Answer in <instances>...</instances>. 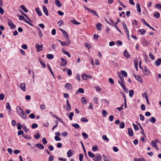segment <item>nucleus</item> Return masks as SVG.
Returning <instances> with one entry per match:
<instances>
[{
    "label": "nucleus",
    "mask_w": 161,
    "mask_h": 161,
    "mask_svg": "<svg viewBox=\"0 0 161 161\" xmlns=\"http://www.w3.org/2000/svg\"><path fill=\"white\" fill-rule=\"evenodd\" d=\"M80 121L83 122H88V120L85 117H82L81 118Z\"/></svg>",
    "instance_id": "obj_48"
},
{
    "label": "nucleus",
    "mask_w": 161,
    "mask_h": 161,
    "mask_svg": "<svg viewBox=\"0 0 161 161\" xmlns=\"http://www.w3.org/2000/svg\"><path fill=\"white\" fill-rule=\"evenodd\" d=\"M65 87L68 90L72 88V86L70 84L67 83L65 85Z\"/></svg>",
    "instance_id": "obj_18"
},
{
    "label": "nucleus",
    "mask_w": 161,
    "mask_h": 161,
    "mask_svg": "<svg viewBox=\"0 0 161 161\" xmlns=\"http://www.w3.org/2000/svg\"><path fill=\"white\" fill-rule=\"evenodd\" d=\"M102 114L103 116L105 117L107 114V113L105 110H102Z\"/></svg>",
    "instance_id": "obj_49"
},
{
    "label": "nucleus",
    "mask_w": 161,
    "mask_h": 161,
    "mask_svg": "<svg viewBox=\"0 0 161 161\" xmlns=\"http://www.w3.org/2000/svg\"><path fill=\"white\" fill-rule=\"evenodd\" d=\"M35 47L37 48V51L39 52L42 50L43 45H40L39 44H36Z\"/></svg>",
    "instance_id": "obj_10"
},
{
    "label": "nucleus",
    "mask_w": 161,
    "mask_h": 161,
    "mask_svg": "<svg viewBox=\"0 0 161 161\" xmlns=\"http://www.w3.org/2000/svg\"><path fill=\"white\" fill-rule=\"evenodd\" d=\"M22 136L25 138L27 139H30L31 138V137H29L27 135H25V134H23V135Z\"/></svg>",
    "instance_id": "obj_62"
},
{
    "label": "nucleus",
    "mask_w": 161,
    "mask_h": 161,
    "mask_svg": "<svg viewBox=\"0 0 161 161\" xmlns=\"http://www.w3.org/2000/svg\"><path fill=\"white\" fill-rule=\"evenodd\" d=\"M155 8L159 10H161V5L159 3H157L155 5Z\"/></svg>",
    "instance_id": "obj_43"
},
{
    "label": "nucleus",
    "mask_w": 161,
    "mask_h": 161,
    "mask_svg": "<svg viewBox=\"0 0 161 161\" xmlns=\"http://www.w3.org/2000/svg\"><path fill=\"white\" fill-rule=\"evenodd\" d=\"M158 142V140H155L154 141H152L151 142V145L154 147L157 146V143Z\"/></svg>",
    "instance_id": "obj_9"
},
{
    "label": "nucleus",
    "mask_w": 161,
    "mask_h": 161,
    "mask_svg": "<svg viewBox=\"0 0 161 161\" xmlns=\"http://www.w3.org/2000/svg\"><path fill=\"white\" fill-rule=\"evenodd\" d=\"M6 107L7 109H11V107H10L9 103L8 102L6 103Z\"/></svg>",
    "instance_id": "obj_58"
},
{
    "label": "nucleus",
    "mask_w": 161,
    "mask_h": 161,
    "mask_svg": "<svg viewBox=\"0 0 161 161\" xmlns=\"http://www.w3.org/2000/svg\"><path fill=\"white\" fill-rule=\"evenodd\" d=\"M55 3L56 5L59 7H62V4L60 3L59 0H55Z\"/></svg>",
    "instance_id": "obj_23"
},
{
    "label": "nucleus",
    "mask_w": 161,
    "mask_h": 161,
    "mask_svg": "<svg viewBox=\"0 0 161 161\" xmlns=\"http://www.w3.org/2000/svg\"><path fill=\"white\" fill-rule=\"evenodd\" d=\"M60 60L61 61L60 63V65L62 67L65 66L67 64V61L63 58H61Z\"/></svg>",
    "instance_id": "obj_3"
},
{
    "label": "nucleus",
    "mask_w": 161,
    "mask_h": 161,
    "mask_svg": "<svg viewBox=\"0 0 161 161\" xmlns=\"http://www.w3.org/2000/svg\"><path fill=\"white\" fill-rule=\"evenodd\" d=\"M72 125L76 129L79 128L80 127L79 125L77 123L73 124Z\"/></svg>",
    "instance_id": "obj_28"
},
{
    "label": "nucleus",
    "mask_w": 161,
    "mask_h": 161,
    "mask_svg": "<svg viewBox=\"0 0 161 161\" xmlns=\"http://www.w3.org/2000/svg\"><path fill=\"white\" fill-rule=\"evenodd\" d=\"M93 159L94 161H100L102 159V157L100 154H96Z\"/></svg>",
    "instance_id": "obj_2"
},
{
    "label": "nucleus",
    "mask_w": 161,
    "mask_h": 161,
    "mask_svg": "<svg viewBox=\"0 0 161 161\" xmlns=\"http://www.w3.org/2000/svg\"><path fill=\"white\" fill-rule=\"evenodd\" d=\"M22 126L23 129L24 130L25 132H27L29 131V130L27 129V127H26L25 125L23 124L22 125Z\"/></svg>",
    "instance_id": "obj_35"
},
{
    "label": "nucleus",
    "mask_w": 161,
    "mask_h": 161,
    "mask_svg": "<svg viewBox=\"0 0 161 161\" xmlns=\"http://www.w3.org/2000/svg\"><path fill=\"white\" fill-rule=\"evenodd\" d=\"M78 92L83 93L84 92V90L83 88H80L76 92L75 94H77Z\"/></svg>",
    "instance_id": "obj_32"
},
{
    "label": "nucleus",
    "mask_w": 161,
    "mask_h": 161,
    "mask_svg": "<svg viewBox=\"0 0 161 161\" xmlns=\"http://www.w3.org/2000/svg\"><path fill=\"white\" fill-rule=\"evenodd\" d=\"M138 125L140 126V128L141 130V134L143 135L145 137H146V135L145 134L144 132V130L142 127L141 125V124L139 123L138 124Z\"/></svg>",
    "instance_id": "obj_19"
},
{
    "label": "nucleus",
    "mask_w": 161,
    "mask_h": 161,
    "mask_svg": "<svg viewBox=\"0 0 161 161\" xmlns=\"http://www.w3.org/2000/svg\"><path fill=\"white\" fill-rule=\"evenodd\" d=\"M102 138L107 142H108L109 140V139L107 137V136L105 135H103Z\"/></svg>",
    "instance_id": "obj_53"
},
{
    "label": "nucleus",
    "mask_w": 161,
    "mask_h": 161,
    "mask_svg": "<svg viewBox=\"0 0 161 161\" xmlns=\"http://www.w3.org/2000/svg\"><path fill=\"white\" fill-rule=\"evenodd\" d=\"M124 55L127 58H130V55L128 53L126 50H125L124 52Z\"/></svg>",
    "instance_id": "obj_17"
},
{
    "label": "nucleus",
    "mask_w": 161,
    "mask_h": 161,
    "mask_svg": "<svg viewBox=\"0 0 161 161\" xmlns=\"http://www.w3.org/2000/svg\"><path fill=\"white\" fill-rule=\"evenodd\" d=\"M71 22L73 24L75 25H79L80 24V23L77 22L76 20L75 19H72L71 20Z\"/></svg>",
    "instance_id": "obj_45"
},
{
    "label": "nucleus",
    "mask_w": 161,
    "mask_h": 161,
    "mask_svg": "<svg viewBox=\"0 0 161 161\" xmlns=\"http://www.w3.org/2000/svg\"><path fill=\"white\" fill-rule=\"evenodd\" d=\"M125 126V123L123 122H121L119 124V128L121 129H123Z\"/></svg>",
    "instance_id": "obj_37"
},
{
    "label": "nucleus",
    "mask_w": 161,
    "mask_h": 161,
    "mask_svg": "<svg viewBox=\"0 0 161 161\" xmlns=\"http://www.w3.org/2000/svg\"><path fill=\"white\" fill-rule=\"evenodd\" d=\"M97 30L99 31L101 30L102 24L100 23H97L96 25Z\"/></svg>",
    "instance_id": "obj_24"
},
{
    "label": "nucleus",
    "mask_w": 161,
    "mask_h": 161,
    "mask_svg": "<svg viewBox=\"0 0 161 161\" xmlns=\"http://www.w3.org/2000/svg\"><path fill=\"white\" fill-rule=\"evenodd\" d=\"M142 71L143 74L145 75H149L150 73V71L149 69L145 67L144 68H143Z\"/></svg>",
    "instance_id": "obj_5"
},
{
    "label": "nucleus",
    "mask_w": 161,
    "mask_h": 161,
    "mask_svg": "<svg viewBox=\"0 0 161 161\" xmlns=\"http://www.w3.org/2000/svg\"><path fill=\"white\" fill-rule=\"evenodd\" d=\"M74 115V113L73 112H72L70 113L69 116V118L70 120H72V117Z\"/></svg>",
    "instance_id": "obj_54"
},
{
    "label": "nucleus",
    "mask_w": 161,
    "mask_h": 161,
    "mask_svg": "<svg viewBox=\"0 0 161 161\" xmlns=\"http://www.w3.org/2000/svg\"><path fill=\"white\" fill-rule=\"evenodd\" d=\"M136 7L137 12L140 13L141 12V9L140 5L138 3L136 4Z\"/></svg>",
    "instance_id": "obj_27"
},
{
    "label": "nucleus",
    "mask_w": 161,
    "mask_h": 161,
    "mask_svg": "<svg viewBox=\"0 0 161 161\" xmlns=\"http://www.w3.org/2000/svg\"><path fill=\"white\" fill-rule=\"evenodd\" d=\"M128 135L131 136L133 135V130L131 128H129L128 129Z\"/></svg>",
    "instance_id": "obj_21"
},
{
    "label": "nucleus",
    "mask_w": 161,
    "mask_h": 161,
    "mask_svg": "<svg viewBox=\"0 0 161 161\" xmlns=\"http://www.w3.org/2000/svg\"><path fill=\"white\" fill-rule=\"evenodd\" d=\"M35 10L38 16H40L42 15V13L40 8L39 7H37L36 8Z\"/></svg>",
    "instance_id": "obj_15"
},
{
    "label": "nucleus",
    "mask_w": 161,
    "mask_h": 161,
    "mask_svg": "<svg viewBox=\"0 0 161 161\" xmlns=\"http://www.w3.org/2000/svg\"><path fill=\"white\" fill-rule=\"evenodd\" d=\"M38 125L36 124L33 123L32 124L31 127L32 129H35L38 127Z\"/></svg>",
    "instance_id": "obj_56"
},
{
    "label": "nucleus",
    "mask_w": 161,
    "mask_h": 161,
    "mask_svg": "<svg viewBox=\"0 0 161 161\" xmlns=\"http://www.w3.org/2000/svg\"><path fill=\"white\" fill-rule=\"evenodd\" d=\"M134 161H145V159L143 158H134Z\"/></svg>",
    "instance_id": "obj_31"
},
{
    "label": "nucleus",
    "mask_w": 161,
    "mask_h": 161,
    "mask_svg": "<svg viewBox=\"0 0 161 161\" xmlns=\"http://www.w3.org/2000/svg\"><path fill=\"white\" fill-rule=\"evenodd\" d=\"M67 75L69 76H70L72 74V71L70 69H68L67 71Z\"/></svg>",
    "instance_id": "obj_60"
},
{
    "label": "nucleus",
    "mask_w": 161,
    "mask_h": 161,
    "mask_svg": "<svg viewBox=\"0 0 161 161\" xmlns=\"http://www.w3.org/2000/svg\"><path fill=\"white\" fill-rule=\"evenodd\" d=\"M22 114L20 116L22 118L24 119H25L27 118V115L25 114V112H22Z\"/></svg>",
    "instance_id": "obj_25"
},
{
    "label": "nucleus",
    "mask_w": 161,
    "mask_h": 161,
    "mask_svg": "<svg viewBox=\"0 0 161 161\" xmlns=\"http://www.w3.org/2000/svg\"><path fill=\"white\" fill-rule=\"evenodd\" d=\"M47 57L49 59H52L53 58V56L52 54H47Z\"/></svg>",
    "instance_id": "obj_47"
},
{
    "label": "nucleus",
    "mask_w": 161,
    "mask_h": 161,
    "mask_svg": "<svg viewBox=\"0 0 161 161\" xmlns=\"http://www.w3.org/2000/svg\"><path fill=\"white\" fill-rule=\"evenodd\" d=\"M141 21L142 22H143L144 24L148 26V27H149V25L147 23V22L143 19H142V20H141Z\"/></svg>",
    "instance_id": "obj_44"
},
{
    "label": "nucleus",
    "mask_w": 161,
    "mask_h": 161,
    "mask_svg": "<svg viewBox=\"0 0 161 161\" xmlns=\"http://www.w3.org/2000/svg\"><path fill=\"white\" fill-rule=\"evenodd\" d=\"M42 9L43 11L45 14V15L47 16L49 14L48 12V10L46 6L45 5H43L42 6Z\"/></svg>",
    "instance_id": "obj_12"
},
{
    "label": "nucleus",
    "mask_w": 161,
    "mask_h": 161,
    "mask_svg": "<svg viewBox=\"0 0 161 161\" xmlns=\"http://www.w3.org/2000/svg\"><path fill=\"white\" fill-rule=\"evenodd\" d=\"M81 77L83 80H86L87 78H90L91 79H92V76L91 75H88L84 73L83 74L81 75Z\"/></svg>",
    "instance_id": "obj_4"
},
{
    "label": "nucleus",
    "mask_w": 161,
    "mask_h": 161,
    "mask_svg": "<svg viewBox=\"0 0 161 161\" xmlns=\"http://www.w3.org/2000/svg\"><path fill=\"white\" fill-rule=\"evenodd\" d=\"M154 64L157 66H159L161 64V58H159L156 60L154 62Z\"/></svg>",
    "instance_id": "obj_11"
},
{
    "label": "nucleus",
    "mask_w": 161,
    "mask_h": 161,
    "mask_svg": "<svg viewBox=\"0 0 161 161\" xmlns=\"http://www.w3.org/2000/svg\"><path fill=\"white\" fill-rule=\"evenodd\" d=\"M71 108L70 104L67 105V107L66 108V110L68 111H70L71 110Z\"/></svg>",
    "instance_id": "obj_52"
},
{
    "label": "nucleus",
    "mask_w": 161,
    "mask_h": 161,
    "mask_svg": "<svg viewBox=\"0 0 161 161\" xmlns=\"http://www.w3.org/2000/svg\"><path fill=\"white\" fill-rule=\"evenodd\" d=\"M88 154L89 156L91 157L92 158H93V157L95 156L94 154L93 153H92L91 152L89 151L88 153Z\"/></svg>",
    "instance_id": "obj_41"
},
{
    "label": "nucleus",
    "mask_w": 161,
    "mask_h": 161,
    "mask_svg": "<svg viewBox=\"0 0 161 161\" xmlns=\"http://www.w3.org/2000/svg\"><path fill=\"white\" fill-rule=\"evenodd\" d=\"M116 44L117 46H120L122 45V42L121 41L119 40L116 42Z\"/></svg>",
    "instance_id": "obj_51"
},
{
    "label": "nucleus",
    "mask_w": 161,
    "mask_h": 161,
    "mask_svg": "<svg viewBox=\"0 0 161 161\" xmlns=\"http://www.w3.org/2000/svg\"><path fill=\"white\" fill-rule=\"evenodd\" d=\"M8 25L11 29H14L16 27V25L13 24L11 20L8 21Z\"/></svg>",
    "instance_id": "obj_7"
},
{
    "label": "nucleus",
    "mask_w": 161,
    "mask_h": 161,
    "mask_svg": "<svg viewBox=\"0 0 161 161\" xmlns=\"http://www.w3.org/2000/svg\"><path fill=\"white\" fill-rule=\"evenodd\" d=\"M20 87L21 89L24 92L25 91V83H21L20 85Z\"/></svg>",
    "instance_id": "obj_13"
},
{
    "label": "nucleus",
    "mask_w": 161,
    "mask_h": 161,
    "mask_svg": "<svg viewBox=\"0 0 161 161\" xmlns=\"http://www.w3.org/2000/svg\"><path fill=\"white\" fill-rule=\"evenodd\" d=\"M82 136L84 137L85 139H86L88 138V136L85 132H83L82 133Z\"/></svg>",
    "instance_id": "obj_50"
},
{
    "label": "nucleus",
    "mask_w": 161,
    "mask_h": 161,
    "mask_svg": "<svg viewBox=\"0 0 161 161\" xmlns=\"http://www.w3.org/2000/svg\"><path fill=\"white\" fill-rule=\"evenodd\" d=\"M67 41L65 42L64 43V42L62 41L60 43L61 45L63 46H68L70 45V41L69 40H66Z\"/></svg>",
    "instance_id": "obj_8"
},
{
    "label": "nucleus",
    "mask_w": 161,
    "mask_h": 161,
    "mask_svg": "<svg viewBox=\"0 0 161 161\" xmlns=\"http://www.w3.org/2000/svg\"><path fill=\"white\" fill-rule=\"evenodd\" d=\"M20 7L25 12L27 13L28 12V10L26 8L24 5H21L20 6Z\"/></svg>",
    "instance_id": "obj_26"
},
{
    "label": "nucleus",
    "mask_w": 161,
    "mask_h": 161,
    "mask_svg": "<svg viewBox=\"0 0 161 161\" xmlns=\"http://www.w3.org/2000/svg\"><path fill=\"white\" fill-rule=\"evenodd\" d=\"M132 125L135 130H137L139 129V128L137 125H135L134 123H133Z\"/></svg>",
    "instance_id": "obj_55"
},
{
    "label": "nucleus",
    "mask_w": 161,
    "mask_h": 161,
    "mask_svg": "<svg viewBox=\"0 0 161 161\" xmlns=\"http://www.w3.org/2000/svg\"><path fill=\"white\" fill-rule=\"evenodd\" d=\"M59 29L62 33L63 34L64 37L65 38V39L66 40H69V36H68V35L67 33L66 32L65 30H64L61 28H59Z\"/></svg>",
    "instance_id": "obj_1"
},
{
    "label": "nucleus",
    "mask_w": 161,
    "mask_h": 161,
    "mask_svg": "<svg viewBox=\"0 0 161 161\" xmlns=\"http://www.w3.org/2000/svg\"><path fill=\"white\" fill-rule=\"evenodd\" d=\"M139 32L141 33L142 35H144L145 34L146 31L145 29H140L139 30Z\"/></svg>",
    "instance_id": "obj_36"
},
{
    "label": "nucleus",
    "mask_w": 161,
    "mask_h": 161,
    "mask_svg": "<svg viewBox=\"0 0 161 161\" xmlns=\"http://www.w3.org/2000/svg\"><path fill=\"white\" fill-rule=\"evenodd\" d=\"M37 30L39 31V36L40 38H41L43 36V35L42 33V31L40 29L39 27H37Z\"/></svg>",
    "instance_id": "obj_29"
},
{
    "label": "nucleus",
    "mask_w": 161,
    "mask_h": 161,
    "mask_svg": "<svg viewBox=\"0 0 161 161\" xmlns=\"http://www.w3.org/2000/svg\"><path fill=\"white\" fill-rule=\"evenodd\" d=\"M81 103L83 104H85L87 103V101L84 97H82L81 98Z\"/></svg>",
    "instance_id": "obj_22"
},
{
    "label": "nucleus",
    "mask_w": 161,
    "mask_h": 161,
    "mask_svg": "<svg viewBox=\"0 0 161 161\" xmlns=\"http://www.w3.org/2000/svg\"><path fill=\"white\" fill-rule=\"evenodd\" d=\"M39 61L42 65V67L44 68H46V64L44 63H43L42 60L41 59H39Z\"/></svg>",
    "instance_id": "obj_38"
},
{
    "label": "nucleus",
    "mask_w": 161,
    "mask_h": 161,
    "mask_svg": "<svg viewBox=\"0 0 161 161\" xmlns=\"http://www.w3.org/2000/svg\"><path fill=\"white\" fill-rule=\"evenodd\" d=\"M134 91L132 90H130L129 92V96L130 97H131L134 95Z\"/></svg>",
    "instance_id": "obj_33"
},
{
    "label": "nucleus",
    "mask_w": 161,
    "mask_h": 161,
    "mask_svg": "<svg viewBox=\"0 0 161 161\" xmlns=\"http://www.w3.org/2000/svg\"><path fill=\"white\" fill-rule=\"evenodd\" d=\"M134 76L138 81L140 83H142V82L143 81L142 79L140 76H136L135 75H134Z\"/></svg>",
    "instance_id": "obj_14"
},
{
    "label": "nucleus",
    "mask_w": 161,
    "mask_h": 161,
    "mask_svg": "<svg viewBox=\"0 0 161 161\" xmlns=\"http://www.w3.org/2000/svg\"><path fill=\"white\" fill-rule=\"evenodd\" d=\"M160 16V14L158 12H155L154 14V16L156 18H158Z\"/></svg>",
    "instance_id": "obj_42"
},
{
    "label": "nucleus",
    "mask_w": 161,
    "mask_h": 161,
    "mask_svg": "<svg viewBox=\"0 0 161 161\" xmlns=\"http://www.w3.org/2000/svg\"><path fill=\"white\" fill-rule=\"evenodd\" d=\"M17 112L18 114L20 116L23 113L22 112H24L21 108L19 106H17L16 108Z\"/></svg>",
    "instance_id": "obj_6"
},
{
    "label": "nucleus",
    "mask_w": 161,
    "mask_h": 161,
    "mask_svg": "<svg viewBox=\"0 0 161 161\" xmlns=\"http://www.w3.org/2000/svg\"><path fill=\"white\" fill-rule=\"evenodd\" d=\"M138 60L137 59L134 61V65L136 70L138 71Z\"/></svg>",
    "instance_id": "obj_34"
},
{
    "label": "nucleus",
    "mask_w": 161,
    "mask_h": 161,
    "mask_svg": "<svg viewBox=\"0 0 161 161\" xmlns=\"http://www.w3.org/2000/svg\"><path fill=\"white\" fill-rule=\"evenodd\" d=\"M54 159L53 156V155H51L50 156L48 161H53Z\"/></svg>",
    "instance_id": "obj_64"
},
{
    "label": "nucleus",
    "mask_w": 161,
    "mask_h": 161,
    "mask_svg": "<svg viewBox=\"0 0 161 161\" xmlns=\"http://www.w3.org/2000/svg\"><path fill=\"white\" fill-rule=\"evenodd\" d=\"M62 52L64 54L67 55L68 57H69V58H70L71 57V56H70V53L68 52L67 51H66L64 49H62Z\"/></svg>",
    "instance_id": "obj_30"
},
{
    "label": "nucleus",
    "mask_w": 161,
    "mask_h": 161,
    "mask_svg": "<svg viewBox=\"0 0 161 161\" xmlns=\"http://www.w3.org/2000/svg\"><path fill=\"white\" fill-rule=\"evenodd\" d=\"M123 76L125 77H127V72L124 70H122L121 72Z\"/></svg>",
    "instance_id": "obj_40"
},
{
    "label": "nucleus",
    "mask_w": 161,
    "mask_h": 161,
    "mask_svg": "<svg viewBox=\"0 0 161 161\" xmlns=\"http://www.w3.org/2000/svg\"><path fill=\"white\" fill-rule=\"evenodd\" d=\"M73 155V151L72 150H69L67 152V155L68 157H71Z\"/></svg>",
    "instance_id": "obj_16"
},
{
    "label": "nucleus",
    "mask_w": 161,
    "mask_h": 161,
    "mask_svg": "<svg viewBox=\"0 0 161 161\" xmlns=\"http://www.w3.org/2000/svg\"><path fill=\"white\" fill-rule=\"evenodd\" d=\"M47 66L48 67L49 69V70L51 73V74H52V75H53V76L54 77V75L53 74V71H52V70L49 65V64H47Z\"/></svg>",
    "instance_id": "obj_39"
},
{
    "label": "nucleus",
    "mask_w": 161,
    "mask_h": 161,
    "mask_svg": "<svg viewBox=\"0 0 161 161\" xmlns=\"http://www.w3.org/2000/svg\"><path fill=\"white\" fill-rule=\"evenodd\" d=\"M24 21L25 22V23H27V24H29L31 26H33V25L31 23L29 22V21L25 18H24V19H23Z\"/></svg>",
    "instance_id": "obj_59"
},
{
    "label": "nucleus",
    "mask_w": 161,
    "mask_h": 161,
    "mask_svg": "<svg viewBox=\"0 0 161 161\" xmlns=\"http://www.w3.org/2000/svg\"><path fill=\"white\" fill-rule=\"evenodd\" d=\"M42 142L44 145H46L47 143V141L45 138H43L42 139Z\"/></svg>",
    "instance_id": "obj_61"
},
{
    "label": "nucleus",
    "mask_w": 161,
    "mask_h": 161,
    "mask_svg": "<svg viewBox=\"0 0 161 161\" xmlns=\"http://www.w3.org/2000/svg\"><path fill=\"white\" fill-rule=\"evenodd\" d=\"M156 119L154 117H152L150 118V121L152 123H154L156 122Z\"/></svg>",
    "instance_id": "obj_46"
},
{
    "label": "nucleus",
    "mask_w": 161,
    "mask_h": 161,
    "mask_svg": "<svg viewBox=\"0 0 161 161\" xmlns=\"http://www.w3.org/2000/svg\"><path fill=\"white\" fill-rule=\"evenodd\" d=\"M54 139L56 141H60L61 140V138L60 137L57 136H55Z\"/></svg>",
    "instance_id": "obj_57"
},
{
    "label": "nucleus",
    "mask_w": 161,
    "mask_h": 161,
    "mask_svg": "<svg viewBox=\"0 0 161 161\" xmlns=\"http://www.w3.org/2000/svg\"><path fill=\"white\" fill-rule=\"evenodd\" d=\"M36 147L37 148H39L40 149H43L44 148V146L42 144L40 143L36 144Z\"/></svg>",
    "instance_id": "obj_20"
},
{
    "label": "nucleus",
    "mask_w": 161,
    "mask_h": 161,
    "mask_svg": "<svg viewBox=\"0 0 161 161\" xmlns=\"http://www.w3.org/2000/svg\"><path fill=\"white\" fill-rule=\"evenodd\" d=\"M98 150L97 146H95L92 147V150L94 152L97 151Z\"/></svg>",
    "instance_id": "obj_63"
}]
</instances>
